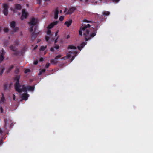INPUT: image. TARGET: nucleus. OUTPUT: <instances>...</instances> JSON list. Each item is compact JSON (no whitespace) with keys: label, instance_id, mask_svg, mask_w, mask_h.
<instances>
[{"label":"nucleus","instance_id":"obj_7","mask_svg":"<svg viewBox=\"0 0 153 153\" xmlns=\"http://www.w3.org/2000/svg\"><path fill=\"white\" fill-rule=\"evenodd\" d=\"M16 26V23L15 21H13L10 24L11 27L13 29L14 32H16L19 30V28L18 27H15Z\"/></svg>","mask_w":153,"mask_h":153},{"label":"nucleus","instance_id":"obj_9","mask_svg":"<svg viewBox=\"0 0 153 153\" xmlns=\"http://www.w3.org/2000/svg\"><path fill=\"white\" fill-rule=\"evenodd\" d=\"M76 8L74 7H72L69 8L68 12L65 13L66 14H71L74 11L76 10Z\"/></svg>","mask_w":153,"mask_h":153},{"label":"nucleus","instance_id":"obj_49","mask_svg":"<svg viewBox=\"0 0 153 153\" xmlns=\"http://www.w3.org/2000/svg\"><path fill=\"white\" fill-rule=\"evenodd\" d=\"M34 29H35V31H36V30L38 29V26L37 25H36V26H35Z\"/></svg>","mask_w":153,"mask_h":153},{"label":"nucleus","instance_id":"obj_33","mask_svg":"<svg viewBox=\"0 0 153 153\" xmlns=\"http://www.w3.org/2000/svg\"><path fill=\"white\" fill-rule=\"evenodd\" d=\"M1 51H2V53L0 55L4 56L5 54V52L4 51V50L3 49H2Z\"/></svg>","mask_w":153,"mask_h":153},{"label":"nucleus","instance_id":"obj_24","mask_svg":"<svg viewBox=\"0 0 153 153\" xmlns=\"http://www.w3.org/2000/svg\"><path fill=\"white\" fill-rule=\"evenodd\" d=\"M110 14V12L108 11H105L103 12V15L108 16Z\"/></svg>","mask_w":153,"mask_h":153},{"label":"nucleus","instance_id":"obj_8","mask_svg":"<svg viewBox=\"0 0 153 153\" xmlns=\"http://www.w3.org/2000/svg\"><path fill=\"white\" fill-rule=\"evenodd\" d=\"M22 6L20 4H15L14 5V9H13L12 8H11V9L13 12H16V9L20 10L22 9Z\"/></svg>","mask_w":153,"mask_h":153},{"label":"nucleus","instance_id":"obj_50","mask_svg":"<svg viewBox=\"0 0 153 153\" xmlns=\"http://www.w3.org/2000/svg\"><path fill=\"white\" fill-rule=\"evenodd\" d=\"M43 60V59L42 58H41L39 59V61L40 62L42 61Z\"/></svg>","mask_w":153,"mask_h":153},{"label":"nucleus","instance_id":"obj_22","mask_svg":"<svg viewBox=\"0 0 153 153\" xmlns=\"http://www.w3.org/2000/svg\"><path fill=\"white\" fill-rule=\"evenodd\" d=\"M68 49H77V48L76 46H75L74 45H70L68 46Z\"/></svg>","mask_w":153,"mask_h":153},{"label":"nucleus","instance_id":"obj_34","mask_svg":"<svg viewBox=\"0 0 153 153\" xmlns=\"http://www.w3.org/2000/svg\"><path fill=\"white\" fill-rule=\"evenodd\" d=\"M30 70L29 69H26L25 71V74H26L28 72H30Z\"/></svg>","mask_w":153,"mask_h":153},{"label":"nucleus","instance_id":"obj_15","mask_svg":"<svg viewBox=\"0 0 153 153\" xmlns=\"http://www.w3.org/2000/svg\"><path fill=\"white\" fill-rule=\"evenodd\" d=\"M27 49V47L26 45H25L21 50L19 51L20 53H21V54L20 55H23L24 53Z\"/></svg>","mask_w":153,"mask_h":153},{"label":"nucleus","instance_id":"obj_32","mask_svg":"<svg viewBox=\"0 0 153 153\" xmlns=\"http://www.w3.org/2000/svg\"><path fill=\"white\" fill-rule=\"evenodd\" d=\"M64 19V16H61L59 19V21H62Z\"/></svg>","mask_w":153,"mask_h":153},{"label":"nucleus","instance_id":"obj_64","mask_svg":"<svg viewBox=\"0 0 153 153\" xmlns=\"http://www.w3.org/2000/svg\"><path fill=\"white\" fill-rule=\"evenodd\" d=\"M28 6H29V5H28V4H27V7Z\"/></svg>","mask_w":153,"mask_h":153},{"label":"nucleus","instance_id":"obj_6","mask_svg":"<svg viewBox=\"0 0 153 153\" xmlns=\"http://www.w3.org/2000/svg\"><path fill=\"white\" fill-rule=\"evenodd\" d=\"M3 7V13L5 15L7 16L8 14V5L7 4H4Z\"/></svg>","mask_w":153,"mask_h":153},{"label":"nucleus","instance_id":"obj_63","mask_svg":"<svg viewBox=\"0 0 153 153\" xmlns=\"http://www.w3.org/2000/svg\"><path fill=\"white\" fill-rule=\"evenodd\" d=\"M45 1H50V0H45Z\"/></svg>","mask_w":153,"mask_h":153},{"label":"nucleus","instance_id":"obj_39","mask_svg":"<svg viewBox=\"0 0 153 153\" xmlns=\"http://www.w3.org/2000/svg\"><path fill=\"white\" fill-rule=\"evenodd\" d=\"M83 22H85L86 23L91 22V21H88V20H86V19H85V20H83Z\"/></svg>","mask_w":153,"mask_h":153},{"label":"nucleus","instance_id":"obj_59","mask_svg":"<svg viewBox=\"0 0 153 153\" xmlns=\"http://www.w3.org/2000/svg\"><path fill=\"white\" fill-rule=\"evenodd\" d=\"M74 58H75V56H72V57L71 58L72 61L73 59H74Z\"/></svg>","mask_w":153,"mask_h":153},{"label":"nucleus","instance_id":"obj_57","mask_svg":"<svg viewBox=\"0 0 153 153\" xmlns=\"http://www.w3.org/2000/svg\"><path fill=\"white\" fill-rule=\"evenodd\" d=\"M70 36L69 35H68L67 36L66 38L68 39L70 38Z\"/></svg>","mask_w":153,"mask_h":153},{"label":"nucleus","instance_id":"obj_46","mask_svg":"<svg viewBox=\"0 0 153 153\" xmlns=\"http://www.w3.org/2000/svg\"><path fill=\"white\" fill-rule=\"evenodd\" d=\"M55 48L56 49H58L59 48V46L58 45H56L55 46Z\"/></svg>","mask_w":153,"mask_h":153},{"label":"nucleus","instance_id":"obj_19","mask_svg":"<svg viewBox=\"0 0 153 153\" xmlns=\"http://www.w3.org/2000/svg\"><path fill=\"white\" fill-rule=\"evenodd\" d=\"M14 67L13 65H12L10 66L7 68L6 70V72L8 74Z\"/></svg>","mask_w":153,"mask_h":153},{"label":"nucleus","instance_id":"obj_51","mask_svg":"<svg viewBox=\"0 0 153 153\" xmlns=\"http://www.w3.org/2000/svg\"><path fill=\"white\" fill-rule=\"evenodd\" d=\"M58 42V38H57L55 40L54 42L55 43H56Z\"/></svg>","mask_w":153,"mask_h":153},{"label":"nucleus","instance_id":"obj_62","mask_svg":"<svg viewBox=\"0 0 153 153\" xmlns=\"http://www.w3.org/2000/svg\"><path fill=\"white\" fill-rule=\"evenodd\" d=\"M62 10H61L60 11V13H62Z\"/></svg>","mask_w":153,"mask_h":153},{"label":"nucleus","instance_id":"obj_38","mask_svg":"<svg viewBox=\"0 0 153 153\" xmlns=\"http://www.w3.org/2000/svg\"><path fill=\"white\" fill-rule=\"evenodd\" d=\"M0 110H1V113H3V109L1 106L0 105Z\"/></svg>","mask_w":153,"mask_h":153},{"label":"nucleus","instance_id":"obj_48","mask_svg":"<svg viewBox=\"0 0 153 153\" xmlns=\"http://www.w3.org/2000/svg\"><path fill=\"white\" fill-rule=\"evenodd\" d=\"M46 71V70L45 69H43L42 70H41V71L42 73L45 72Z\"/></svg>","mask_w":153,"mask_h":153},{"label":"nucleus","instance_id":"obj_35","mask_svg":"<svg viewBox=\"0 0 153 153\" xmlns=\"http://www.w3.org/2000/svg\"><path fill=\"white\" fill-rule=\"evenodd\" d=\"M45 40L46 41L48 42L49 40L50 39V37L49 36H47L45 37Z\"/></svg>","mask_w":153,"mask_h":153},{"label":"nucleus","instance_id":"obj_29","mask_svg":"<svg viewBox=\"0 0 153 153\" xmlns=\"http://www.w3.org/2000/svg\"><path fill=\"white\" fill-rule=\"evenodd\" d=\"M19 69L18 68H16L15 71V73L16 74H18L19 73Z\"/></svg>","mask_w":153,"mask_h":153},{"label":"nucleus","instance_id":"obj_53","mask_svg":"<svg viewBox=\"0 0 153 153\" xmlns=\"http://www.w3.org/2000/svg\"><path fill=\"white\" fill-rule=\"evenodd\" d=\"M50 50L51 51H52V52H53L54 51V49L53 48H51V49H50Z\"/></svg>","mask_w":153,"mask_h":153},{"label":"nucleus","instance_id":"obj_45","mask_svg":"<svg viewBox=\"0 0 153 153\" xmlns=\"http://www.w3.org/2000/svg\"><path fill=\"white\" fill-rule=\"evenodd\" d=\"M13 100H15L16 99V96L15 95L13 94Z\"/></svg>","mask_w":153,"mask_h":153},{"label":"nucleus","instance_id":"obj_58","mask_svg":"<svg viewBox=\"0 0 153 153\" xmlns=\"http://www.w3.org/2000/svg\"><path fill=\"white\" fill-rule=\"evenodd\" d=\"M42 73L41 71L39 72V73L38 74V75H41L42 74Z\"/></svg>","mask_w":153,"mask_h":153},{"label":"nucleus","instance_id":"obj_17","mask_svg":"<svg viewBox=\"0 0 153 153\" xmlns=\"http://www.w3.org/2000/svg\"><path fill=\"white\" fill-rule=\"evenodd\" d=\"M87 41H85L86 42H83L80 45V46H78V49L80 51L81 49L83 48L84 46H85L87 43Z\"/></svg>","mask_w":153,"mask_h":153},{"label":"nucleus","instance_id":"obj_61","mask_svg":"<svg viewBox=\"0 0 153 153\" xmlns=\"http://www.w3.org/2000/svg\"><path fill=\"white\" fill-rule=\"evenodd\" d=\"M88 0H86V1H85V2L86 3H87V2H88Z\"/></svg>","mask_w":153,"mask_h":153},{"label":"nucleus","instance_id":"obj_20","mask_svg":"<svg viewBox=\"0 0 153 153\" xmlns=\"http://www.w3.org/2000/svg\"><path fill=\"white\" fill-rule=\"evenodd\" d=\"M72 53H73L71 51H70L69 52V54L67 53V54L66 56H64V57H63L62 58V59H65L66 58H69L71 57V55L70 54H71Z\"/></svg>","mask_w":153,"mask_h":153},{"label":"nucleus","instance_id":"obj_55","mask_svg":"<svg viewBox=\"0 0 153 153\" xmlns=\"http://www.w3.org/2000/svg\"><path fill=\"white\" fill-rule=\"evenodd\" d=\"M58 31H57L55 33V36H57L58 33Z\"/></svg>","mask_w":153,"mask_h":153},{"label":"nucleus","instance_id":"obj_10","mask_svg":"<svg viewBox=\"0 0 153 153\" xmlns=\"http://www.w3.org/2000/svg\"><path fill=\"white\" fill-rule=\"evenodd\" d=\"M41 32L40 31H39L38 32H33L32 34V36L31 38L32 40H35V39L37 37L38 35Z\"/></svg>","mask_w":153,"mask_h":153},{"label":"nucleus","instance_id":"obj_26","mask_svg":"<svg viewBox=\"0 0 153 153\" xmlns=\"http://www.w3.org/2000/svg\"><path fill=\"white\" fill-rule=\"evenodd\" d=\"M1 95H2V97L1 98V100L2 102H4V101L5 100V99L4 97V94L3 93H2Z\"/></svg>","mask_w":153,"mask_h":153},{"label":"nucleus","instance_id":"obj_4","mask_svg":"<svg viewBox=\"0 0 153 153\" xmlns=\"http://www.w3.org/2000/svg\"><path fill=\"white\" fill-rule=\"evenodd\" d=\"M62 56L61 55H58L56 56L54 59H51L50 60L51 64L53 65H56L58 62V59L60 58Z\"/></svg>","mask_w":153,"mask_h":153},{"label":"nucleus","instance_id":"obj_56","mask_svg":"<svg viewBox=\"0 0 153 153\" xmlns=\"http://www.w3.org/2000/svg\"><path fill=\"white\" fill-rule=\"evenodd\" d=\"M38 48V46L37 45L35 46L34 48V50H35L37 49Z\"/></svg>","mask_w":153,"mask_h":153},{"label":"nucleus","instance_id":"obj_28","mask_svg":"<svg viewBox=\"0 0 153 153\" xmlns=\"http://www.w3.org/2000/svg\"><path fill=\"white\" fill-rule=\"evenodd\" d=\"M4 56L2 55H0V62H2V61L4 60Z\"/></svg>","mask_w":153,"mask_h":153},{"label":"nucleus","instance_id":"obj_42","mask_svg":"<svg viewBox=\"0 0 153 153\" xmlns=\"http://www.w3.org/2000/svg\"><path fill=\"white\" fill-rule=\"evenodd\" d=\"M4 123H5V124H4V128L6 129V125H7L6 120H4Z\"/></svg>","mask_w":153,"mask_h":153},{"label":"nucleus","instance_id":"obj_60","mask_svg":"<svg viewBox=\"0 0 153 153\" xmlns=\"http://www.w3.org/2000/svg\"><path fill=\"white\" fill-rule=\"evenodd\" d=\"M2 30V28L0 26V32L1 30Z\"/></svg>","mask_w":153,"mask_h":153},{"label":"nucleus","instance_id":"obj_54","mask_svg":"<svg viewBox=\"0 0 153 153\" xmlns=\"http://www.w3.org/2000/svg\"><path fill=\"white\" fill-rule=\"evenodd\" d=\"M2 139H1L0 140V145L2 143Z\"/></svg>","mask_w":153,"mask_h":153},{"label":"nucleus","instance_id":"obj_31","mask_svg":"<svg viewBox=\"0 0 153 153\" xmlns=\"http://www.w3.org/2000/svg\"><path fill=\"white\" fill-rule=\"evenodd\" d=\"M3 30L4 32H5V33H7V32H8V31H9V30L8 28L5 27L4 29Z\"/></svg>","mask_w":153,"mask_h":153},{"label":"nucleus","instance_id":"obj_47","mask_svg":"<svg viewBox=\"0 0 153 153\" xmlns=\"http://www.w3.org/2000/svg\"><path fill=\"white\" fill-rule=\"evenodd\" d=\"M120 0H113L114 2L117 3Z\"/></svg>","mask_w":153,"mask_h":153},{"label":"nucleus","instance_id":"obj_25","mask_svg":"<svg viewBox=\"0 0 153 153\" xmlns=\"http://www.w3.org/2000/svg\"><path fill=\"white\" fill-rule=\"evenodd\" d=\"M47 48V46H41V48L39 50L40 51H44Z\"/></svg>","mask_w":153,"mask_h":153},{"label":"nucleus","instance_id":"obj_2","mask_svg":"<svg viewBox=\"0 0 153 153\" xmlns=\"http://www.w3.org/2000/svg\"><path fill=\"white\" fill-rule=\"evenodd\" d=\"M20 76L19 75H16L15 78L14 80L16 81V83L14 84V88L15 90L17 91L21 92L20 88L22 87V85H21L19 83Z\"/></svg>","mask_w":153,"mask_h":153},{"label":"nucleus","instance_id":"obj_12","mask_svg":"<svg viewBox=\"0 0 153 153\" xmlns=\"http://www.w3.org/2000/svg\"><path fill=\"white\" fill-rule=\"evenodd\" d=\"M54 18L56 19H58V14L59 13V11L58 9V8H57L55 9L54 11Z\"/></svg>","mask_w":153,"mask_h":153},{"label":"nucleus","instance_id":"obj_21","mask_svg":"<svg viewBox=\"0 0 153 153\" xmlns=\"http://www.w3.org/2000/svg\"><path fill=\"white\" fill-rule=\"evenodd\" d=\"M5 68L4 66H2L0 68V75L2 76L4 71Z\"/></svg>","mask_w":153,"mask_h":153},{"label":"nucleus","instance_id":"obj_14","mask_svg":"<svg viewBox=\"0 0 153 153\" xmlns=\"http://www.w3.org/2000/svg\"><path fill=\"white\" fill-rule=\"evenodd\" d=\"M36 23L35 18H33L31 20L29 24H30V26H34Z\"/></svg>","mask_w":153,"mask_h":153},{"label":"nucleus","instance_id":"obj_5","mask_svg":"<svg viewBox=\"0 0 153 153\" xmlns=\"http://www.w3.org/2000/svg\"><path fill=\"white\" fill-rule=\"evenodd\" d=\"M28 13L26 12L25 9H23L22 10V14L20 19L22 20H23L24 18H27V16Z\"/></svg>","mask_w":153,"mask_h":153},{"label":"nucleus","instance_id":"obj_40","mask_svg":"<svg viewBox=\"0 0 153 153\" xmlns=\"http://www.w3.org/2000/svg\"><path fill=\"white\" fill-rule=\"evenodd\" d=\"M34 26H30V31L33 32V28Z\"/></svg>","mask_w":153,"mask_h":153},{"label":"nucleus","instance_id":"obj_3","mask_svg":"<svg viewBox=\"0 0 153 153\" xmlns=\"http://www.w3.org/2000/svg\"><path fill=\"white\" fill-rule=\"evenodd\" d=\"M22 88H20V90H21V92L17 91L19 93H20L22 91L25 92H27V91H34L35 87L34 86H25V85H23L22 86Z\"/></svg>","mask_w":153,"mask_h":153},{"label":"nucleus","instance_id":"obj_37","mask_svg":"<svg viewBox=\"0 0 153 153\" xmlns=\"http://www.w3.org/2000/svg\"><path fill=\"white\" fill-rule=\"evenodd\" d=\"M37 3L39 4H40L42 3V0H37Z\"/></svg>","mask_w":153,"mask_h":153},{"label":"nucleus","instance_id":"obj_30","mask_svg":"<svg viewBox=\"0 0 153 153\" xmlns=\"http://www.w3.org/2000/svg\"><path fill=\"white\" fill-rule=\"evenodd\" d=\"M4 44L5 46H7L9 44V42L8 41H5L4 42Z\"/></svg>","mask_w":153,"mask_h":153},{"label":"nucleus","instance_id":"obj_27","mask_svg":"<svg viewBox=\"0 0 153 153\" xmlns=\"http://www.w3.org/2000/svg\"><path fill=\"white\" fill-rule=\"evenodd\" d=\"M14 52L13 53V54L15 55H20L19 51H17V50H16L15 51H14Z\"/></svg>","mask_w":153,"mask_h":153},{"label":"nucleus","instance_id":"obj_52","mask_svg":"<svg viewBox=\"0 0 153 153\" xmlns=\"http://www.w3.org/2000/svg\"><path fill=\"white\" fill-rule=\"evenodd\" d=\"M34 64L35 65H37L38 64V61H35L34 62Z\"/></svg>","mask_w":153,"mask_h":153},{"label":"nucleus","instance_id":"obj_23","mask_svg":"<svg viewBox=\"0 0 153 153\" xmlns=\"http://www.w3.org/2000/svg\"><path fill=\"white\" fill-rule=\"evenodd\" d=\"M14 44L16 47H18L19 45V42L17 40H16L14 42Z\"/></svg>","mask_w":153,"mask_h":153},{"label":"nucleus","instance_id":"obj_13","mask_svg":"<svg viewBox=\"0 0 153 153\" xmlns=\"http://www.w3.org/2000/svg\"><path fill=\"white\" fill-rule=\"evenodd\" d=\"M29 96V95L27 94V92H25L22 94V98L23 100H27Z\"/></svg>","mask_w":153,"mask_h":153},{"label":"nucleus","instance_id":"obj_18","mask_svg":"<svg viewBox=\"0 0 153 153\" xmlns=\"http://www.w3.org/2000/svg\"><path fill=\"white\" fill-rule=\"evenodd\" d=\"M10 50L13 51H15L16 50H17V48H16V46H13L12 44H11L10 47Z\"/></svg>","mask_w":153,"mask_h":153},{"label":"nucleus","instance_id":"obj_36","mask_svg":"<svg viewBox=\"0 0 153 153\" xmlns=\"http://www.w3.org/2000/svg\"><path fill=\"white\" fill-rule=\"evenodd\" d=\"M47 34L49 35H50L51 33V31L50 30H48L47 31Z\"/></svg>","mask_w":153,"mask_h":153},{"label":"nucleus","instance_id":"obj_1","mask_svg":"<svg viewBox=\"0 0 153 153\" xmlns=\"http://www.w3.org/2000/svg\"><path fill=\"white\" fill-rule=\"evenodd\" d=\"M90 27V25L88 24L86 25H82L80 28L79 34L81 36H83V37L85 39V41L90 40L96 35V31L97 30V29L96 28L95 32L90 33L88 28Z\"/></svg>","mask_w":153,"mask_h":153},{"label":"nucleus","instance_id":"obj_43","mask_svg":"<svg viewBox=\"0 0 153 153\" xmlns=\"http://www.w3.org/2000/svg\"><path fill=\"white\" fill-rule=\"evenodd\" d=\"M68 8H65V10H64V13H66L67 12H68Z\"/></svg>","mask_w":153,"mask_h":153},{"label":"nucleus","instance_id":"obj_41","mask_svg":"<svg viewBox=\"0 0 153 153\" xmlns=\"http://www.w3.org/2000/svg\"><path fill=\"white\" fill-rule=\"evenodd\" d=\"M50 65V63H47L45 66V67L46 68H48Z\"/></svg>","mask_w":153,"mask_h":153},{"label":"nucleus","instance_id":"obj_44","mask_svg":"<svg viewBox=\"0 0 153 153\" xmlns=\"http://www.w3.org/2000/svg\"><path fill=\"white\" fill-rule=\"evenodd\" d=\"M3 132L4 131L0 128V134H3Z\"/></svg>","mask_w":153,"mask_h":153},{"label":"nucleus","instance_id":"obj_11","mask_svg":"<svg viewBox=\"0 0 153 153\" xmlns=\"http://www.w3.org/2000/svg\"><path fill=\"white\" fill-rule=\"evenodd\" d=\"M58 23V21H56L51 23L48 26L47 28L48 29H50L52 28L55 25H57Z\"/></svg>","mask_w":153,"mask_h":153},{"label":"nucleus","instance_id":"obj_16","mask_svg":"<svg viewBox=\"0 0 153 153\" xmlns=\"http://www.w3.org/2000/svg\"><path fill=\"white\" fill-rule=\"evenodd\" d=\"M72 22V19H70L69 21H67L65 22L64 25H66L67 27H69L71 25Z\"/></svg>","mask_w":153,"mask_h":153}]
</instances>
